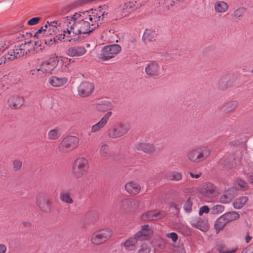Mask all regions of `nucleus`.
<instances>
[{
  "instance_id": "nucleus-1",
  "label": "nucleus",
  "mask_w": 253,
  "mask_h": 253,
  "mask_svg": "<svg viewBox=\"0 0 253 253\" xmlns=\"http://www.w3.org/2000/svg\"><path fill=\"white\" fill-rule=\"evenodd\" d=\"M103 7L96 9L76 12L63 18L61 23L56 21L46 22L44 27L46 33L51 35L60 31L62 33L56 36L60 42L76 41V37L80 34H89L101 24L104 16L107 14Z\"/></svg>"
},
{
  "instance_id": "nucleus-2",
  "label": "nucleus",
  "mask_w": 253,
  "mask_h": 253,
  "mask_svg": "<svg viewBox=\"0 0 253 253\" xmlns=\"http://www.w3.org/2000/svg\"><path fill=\"white\" fill-rule=\"evenodd\" d=\"M72 59L67 57H58L56 54H52L47 61L42 63L37 69L43 73H50L56 67H61V70L64 72H68L71 70L70 62Z\"/></svg>"
},
{
  "instance_id": "nucleus-3",
  "label": "nucleus",
  "mask_w": 253,
  "mask_h": 253,
  "mask_svg": "<svg viewBox=\"0 0 253 253\" xmlns=\"http://www.w3.org/2000/svg\"><path fill=\"white\" fill-rule=\"evenodd\" d=\"M210 154L211 150L208 147H196L188 151L186 157L190 162L197 164L206 160Z\"/></svg>"
},
{
  "instance_id": "nucleus-4",
  "label": "nucleus",
  "mask_w": 253,
  "mask_h": 253,
  "mask_svg": "<svg viewBox=\"0 0 253 253\" xmlns=\"http://www.w3.org/2000/svg\"><path fill=\"white\" fill-rule=\"evenodd\" d=\"M89 165L88 160L84 157L77 158L73 163L72 174L73 176L79 179L83 177L88 171Z\"/></svg>"
},
{
  "instance_id": "nucleus-5",
  "label": "nucleus",
  "mask_w": 253,
  "mask_h": 253,
  "mask_svg": "<svg viewBox=\"0 0 253 253\" xmlns=\"http://www.w3.org/2000/svg\"><path fill=\"white\" fill-rule=\"evenodd\" d=\"M113 231L109 228H104L95 231L91 235L90 242L94 246H99L107 242L113 236Z\"/></svg>"
},
{
  "instance_id": "nucleus-6",
  "label": "nucleus",
  "mask_w": 253,
  "mask_h": 253,
  "mask_svg": "<svg viewBox=\"0 0 253 253\" xmlns=\"http://www.w3.org/2000/svg\"><path fill=\"white\" fill-rule=\"evenodd\" d=\"M34 45L35 44L31 42H25L18 46H15L12 49L8 51L10 54H11L12 59L14 60L23 56H29L30 53L34 51Z\"/></svg>"
},
{
  "instance_id": "nucleus-7",
  "label": "nucleus",
  "mask_w": 253,
  "mask_h": 253,
  "mask_svg": "<svg viewBox=\"0 0 253 253\" xmlns=\"http://www.w3.org/2000/svg\"><path fill=\"white\" fill-rule=\"evenodd\" d=\"M197 192L202 198L209 200L216 197L219 194L217 187L208 182L201 183L197 188Z\"/></svg>"
},
{
  "instance_id": "nucleus-8",
  "label": "nucleus",
  "mask_w": 253,
  "mask_h": 253,
  "mask_svg": "<svg viewBox=\"0 0 253 253\" xmlns=\"http://www.w3.org/2000/svg\"><path fill=\"white\" fill-rule=\"evenodd\" d=\"M129 129L128 124L119 122L113 126L108 130V136L111 139H117L127 134Z\"/></svg>"
},
{
  "instance_id": "nucleus-9",
  "label": "nucleus",
  "mask_w": 253,
  "mask_h": 253,
  "mask_svg": "<svg viewBox=\"0 0 253 253\" xmlns=\"http://www.w3.org/2000/svg\"><path fill=\"white\" fill-rule=\"evenodd\" d=\"M79 141V138L77 136L73 135L66 136L59 144V151L62 152L71 151L78 146Z\"/></svg>"
},
{
  "instance_id": "nucleus-10",
  "label": "nucleus",
  "mask_w": 253,
  "mask_h": 253,
  "mask_svg": "<svg viewBox=\"0 0 253 253\" xmlns=\"http://www.w3.org/2000/svg\"><path fill=\"white\" fill-rule=\"evenodd\" d=\"M121 50V46L117 44L105 46L101 50L100 58L103 61L108 60L119 53Z\"/></svg>"
},
{
  "instance_id": "nucleus-11",
  "label": "nucleus",
  "mask_w": 253,
  "mask_h": 253,
  "mask_svg": "<svg viewBox=\"0 0 253 253\" xmlns=\"http://www.w3.org/2000/svg\"><path fill=\"white\" fill-rule=\"evenodd\" d=\"M36 203L39 208L43 212L48 213L51 211V203L49 198L43 193L38 194Z\"/></svg>"
},
{
  "instance_id": "nucleus-12",
  "label": "nucleus",
  "mask_w": 253,
  "mask_h": 253,
  "mask_svg": "<svg viewBox=\"0 0 253 253\" xmlns=\"http://www.w3.org/2000/svg\"><path fill=\"white\" fill-rule=\"evenodd\" d=\"M162 67L160 62L151 61L145 65V72L147 76L150 77L159 76L162 72Z\"/></svg>"
},
{
  "instance_id": "nucleus-13",
  "label": "nucleus",
  "mask_w": 253,
  "mask_h": 253,
  "mask_svg": "<svg viewBox=\"0 0 253 253\" xmlns=\"http://www.w3.org/2000/svg\"><path fill=\"white\" fill-rule=\"evenodd\" d=\"M139 201L134 199H124L121 202V208L127 213L137 211L139 209Z\"/></svg>"
},
{
  "instance_id": "nucleus-14",
  "label": "nucleus",
  "mask_w": 253,
  "mask_h": 253,
  "mask_svg": "<svg viewBox=\"0 0 253 253\" xmlns=\"http://www.w3.org/2000/svg\"><path fill=\"white\" fill-rule=\"evenodd\" d=\"M112 115L111 111L107 112L101 118L99 121L93 125L90 128V132L91 133H96L101 131L107 124L110 117Z\"/></svg>"
},
{
  "instance_id": "nucleus-15",
  "label": "nucleus",
  "mask_w": 253,
  "mask_h": 253,
  "mask_svg": "<svg viewBox=\"0 0 253 253\" xmlns=\"http://www.w3.org/2000/svg\"><path fill=\"white\" fill-rule=\"evenodd\" d=\"M190 224L193 227L199 229L203 232H207L210 229V225L208 221L200 217L192 219L190 221Z\"/></svg>"
},
{
  "instance_id": "nucleus-16",
  "label": "nucleus",
  "mask_w": 253,
  "mask_h": 253,
  "mask_svg": "<svg viewBox=\"0 0 253 253\" xmlns=\"http://www.w3.org/2000/svg\"><path fill=\"white\" fill-rule=\"evenodd\" d=\"M165 213L157 210L150 211L141 214L140 218L143 221L157 220L164 217Z\"/></svg>"
},
{
  "instance_id": "nucleus-17",
  "label": "nucleus",
  "mask_w": 253,
  "mask_h": 253,
  "mask_svg": "<svg viewBox=\"0 0 253 253\" xmlns=\"http://www.w3.org/2000/svg\"><path fill=\"white\" fill-rule=\"evenodd\" d=\"M125 189L128 194L132 195H136L140 193L141 188L138 182L131 180L125 184Z\"/></svg>"
},
{
  "instance_id": "nucleus-18",
  "label": "nucleus",
  "mask_w": 253,
  "mask_h": 253,
  "mask_svg": "<svg viewBox=\"0 0 253 253\" xmlns=\"http://www.w3.org/2000/svg\"><path fill=\"white\" fill-rule=\"evenodd\" d=\"M93 84L88 82H84L81 84L78 87L79 95L82 97L89 95L93 90Z\"/></svg>"
},
{
  "instance_id": "nucleus-19",
  "label": "nucleus",
  "mask_w": 253,
  "mask_h": 253,
  "mask_svg": "<svg viewBox=\"0 0 253 253\" xmlns=\"http://www.w3.org/2000/svg\"><path fill=\"white\" fill-rule=\"evenodd\" d=\"M153 230L148 225L142 226V229L135 236L138 240H147L153 235Z\"/></svg>"
},
{
  "instance_id": "nucleus-20",
  "label": "nucleus",
  "mask_w": 253,
  "mask_h": 253,
  "mask_svg": "<svg viewBox=\"0 0 253 253\" xmlns=\"http://www.w3.org/2000/svg\"><path fill=\"white\" fill-rule=\"evenodd\" d=\"M135 148L147 154H153L155 152V147L152 143L145 142H140L136 144Z\"/></svg>"
},
{
  "instance_id": "nucleus-21",
  "label": "nucleus",
  "mask_w": 253,
  "mask_h": 253,
  "mask_svg": "<svg viewBox=\"0 0 253 253\" xmlns=\"http://www.w3.org/2000/svg\"><path fill=\"white\" fill-rule=\"evenodd\" d=\"M68 82L66 77H58L53 76L48 79V83L53 87H59L65 85Z\"/></svg>"
},
{
  "instance_id": "nucleus-22",
  "label": "nucleus",
  "mask_w": 253,
  "mask_h": 253,
  "mask_svg": "<svg viewBox=\"0 0 253 253\" xmlns=\"http://www.w3.org/2000/svg\"><path fill=\"white\" fill-rule=\"evenodd\" d=\"M24 102L23 97L19 96H13L8 100V106L12 109H18L20 108Z\"/></svg>"
},
{
  "instance_id": "nucleus-23",
  "label": "nucleus",
  "mask_w": 253,
  "mask_h": 253,
  "mask_svg": "<svg viewBox=\"0 0 253 253\" xmlns=\"http://www.w3.org/2000/svg\"><path fill=\"white\" fill-rule=\"evenodd\" d=\"M86 52L84 47L82 46H76L69 48L66 54L71 57L81 56L84 55Z\"/></svg>"
},
{
  "instance_id": "nucleus-24",
  "label": "nucleus",
  "mask_w": 253,
  "mask_h": 253,
  "mask_svg": "<svg viewBox=\"0 0 253 253\" xmlns=\"http://www.w3.org/2000/svg\"><path fill=\"white\" fill-rule=\"evenodd\" d=\"M136 1H128L122 5V12L123 16H128L135 8Z\"/></svg>"
},
{
  "instance_id": "nucleus-25",
  "label": "nucleus",
  "mask_w": 253,
  "mask_h": 253,
  "mask_svg": "<svg viewBox=\"0 0 253 253\" xmlns=\"http://www.w3.org/2000/svg\"><path fill=\"white\" fill-rule=\"evenodd\" d=\"M60 200L67 204H72L74 200L72 198V193L70 190L64 189L60 193L59 195Z\"/></svg>"
},
{
  "instance_id": "nucleus-26",
  "label": "nucleus",
  "mask_w": 253,
  "mask_h": 253,
  "mask_svg": "<svg viewBox=\"0 0 253 253\" xmlns=\"http://www.w3.org/2000/svg\"><path fill=\"white\" fill-rule=\"evenodd\" d=\"M214 11L219 14H222L226 12L228 8V4L223 0H217L213 4Z\"/></svg>"
},
{
  "instance_id": "nucleus-27",
  "label": "nucleus",
  "mask_w": 253,
  "mask_h": 253,
  "mask_svg": "<svg viewBox=\"0 0 253 253\" xmlns=\"http://www.w3.org/2000/svg\"><path fill=\"white\" fill-rule=\"evenodd\" d=\"M99 153L100 158L103 160H108L112 157L109 146L107 144H103L100 146Z\"/></svg>"
},
{
  "instance_id": "nucleus-28",
  "label": "nucleus",
  "mask_w": 253,
  "mask_h": 253,
  "mask_svg": "<svg viewBox=\"0 0 253 253\" xmlns=\"http://www.w3.org/2000/svg\"><path fill=\"white\" fill-rule=\"evenodd\" d=\"M113 108V104L108 100L100 101L96 105V109L98 111L102 112L111 110Z\"/></svg>"
},
{
  "instance_id": "nucleus-29",
  "label": "nucleus",
  "mask_w": 253,
  "mask_h": 253,
  "mask_svg": "<svg viewBox=\"0 0 253 253\" xmlns=\"http://www.w3.org/2000/svg\"><path fill=\"white\" fill-rule=\"evenodd\" d=\"M138 240L135 236L129 238L124 243V246L126 250H133L135 248V245Z\"/></svg>"
},
{
  "instance_id": "nucleus-30",
  "label": "nucleus",
  "mask_w": 253,
  "mask_h": 253,
  "mask_svg": "<svg viewBox=\"0 0 253 253\" xmlns=\"http://www.w3.org/2000/svg\"><path fill=\"white\" fill-rule=\"evenodd\" d=\"M61 136L60 129L58 127L54 128L49 130L47 133L48 139L50 140L58 139Z\"/></svg>"
},
{
  "instance_id": "nucleus-31",
  "label": "nucleus",
  "mask_w": 253,
  "mask_h": 253,
  "mask_svg": "<svg viewBox=\"0 0 253 253\" xmlns=\"http://www.w3.org/2000/svg\"><path fill=\"white\" fill-rule=\"evenodd\" d=\"M227 223L224 217L222 215L218 217L215 222L214 227L217 233L222 229Z\"/></svg>"
},
{
  "instance_id": "nucleus-32",
  "label": "nucleus",
  "mask_w": 253,
  "mask_h": 253,
  "mask_svg": "<svg viewBox=\"0 0 253 253\" xmlns=\"http://www.w3.org/2000/svg\"><path fill=\"white\" fill-rule=\"evenodd\" d=\"M248 200V198L246 196H243L236 199L233 205L235 209H240L242 208Z\"/></svg>"
},
{
  "instance_id": "nucleus-33",
  "label": "nucleus",
  "mask_w": 253,
  "mask_h": 253,
  "mask_svg": "<svg viewBox=\"0 0 253 253\" xmlns=\"http://www.w3.org/2000/svg\"><path fill=\"white\" fill-rule=\"evenodd\" d=\"M222 216L226 220L227 223L232 220L238 219L240 217L239 214L236 211H231L227 212Z\"/></svg>"
},
{
  "instance_id": "nucleus-34",
  "label": "nucleus",
  "mask_w": 253,
  "mask_h": 253,
  "mask_svg": "<svg viewBox=\"0 0 253 253\" xmlns=\"http://www.w3.org/2000/svg\"><path fill=\"white\" fill-rule=\"evenodd\" d=\"M155 33L150 30H146L143 35L142 40L145 42L147 43L152 41L155 38Z\"/></svg>"
},
{
  "instance_id": "nucleus-35",
  "label": "nucleus",
  "mask_w": 253,
  "mask_h": 253,
  "mask_svg": "<svg viewBox=\"0 0 253 253\" xmlns=\"http://www.w3.org/2000/svg\"><path fill=\"white\" fill-rule=\"evenodd\" d=\"M234 185L236 189L245 191L248 188V184L242 179H237L234 182Z\"/></svg>"
},
{
  "instance_id": "nucleus-36",
  "label": "nucleus",
  "mask_w": 253,
  "mask_h": 253,
  "mask_svg": "<svg viewBox=\"0 0 253 253\" xmlns=\"http://www.w3.org/2000/svg\"><path fill=\"white\" fill-rule=\"evenodd\" d=\"M237 104L235 101H229L223 106L222 109L224 112H229L235 109Z\"/></svg>"
},
{
  "instance_id": "nucleus-37",
  "label": "nucleus",
  "mask_w": 253,
  "mask_h": 253,
  "mask_svg": "<svg viewBox=\"0 0 253 253\" xmlns=\"http://www.w3.org/2000/svg\"><path fill=\"white\" fill-rule=\"evenodd\" d=\"M168 177L170 180L180 181L182 178V174L177 171H172L169 173Z\"/></svg>"
},
{
  "instance_id": "nucleus-38",
  "label": "nucleus",
  "mask_w": 253,
  "mask_h": 253,
  "mask_svg": "<svg viewBox=\"0 0 253 253\" xmlns=\"http://www.w3.org/2000/svg\"><path fill=\"white\" fill-rule=\"evenodd\" d=\"M233 191L231 190V194L227 193H224L220 198V202L222 204H228L230 202L233 198Z\"/></svg>"
},
{
  "instance_id": "nucleus-39",
  "label": "nucleus",
  "mask_w": 253,
  "mask_h": 253,
  "mask_svg": "<svg viewBox=\"0 0 253 253\" xmlns=\"http://www.w3.org/2000/svg\"><path fill=\"white\" fill-rule=\"evenodd\" d=\"M45 29L44 26L40 28L34 34V37L37 38H41L48 36V33Z\"/></svg>"
},
{
  "instance_id": "nucleus-40",
  "label": "nucleus",
  "mask_w": 253,
  "mask_h": 253,
  "mask_svg": "<svg viewBox=\"0 0 253 253\" xmlns=\"http://www.w3.org/2000/svg\"><path fill=\"white\" fill-rule=\"evenodd\" d=\"M224 207L221 205H217L211 208V212L213 214H218L224 211Z\"/></svg>"
},
{
  "instance_id": "nucleus-41",
  "label": "nucleus",
  "mask_w": 253,
  "mask_h": 253,
  "mask_svg": "<svg viewBox=\"0 0 253 253\" xmlns=\"http://www.w3.org/2000/svg\"><path fill=\"white\" fill-rule=\"evenodd\" d=\"M12 58L11 57V54H10L9 52L5 54L4 55L1 56L0 58V65L2 64H5L10 62L11 60H13Z\"/></svg>"
},
{
  "instance_id": "nucleus-42",
  "label": "nucleus",
  "mask_w": 253,
  "mask_h": 253,
  "mask_svg": "<svg viewBox=\"0 0 253 253\" xmlns=\"http://www.w3.org/2000/svg\"><path fill=\"white\" fill-rule=\"evenodd\" d=\"M43 41L45 44H47L49 46L55 43H58V41H59V40H58L57 38H55L53 37L44 39L43 40Z\"/></svg>"
},
{
  "instance_id": "nucleus-43",
  "label": "nucleus",
  "mask_w": 253,
  "mask_h": 253,
  "mask_svg": "<svg viewBox=\"0 0 253 253\" xmlns=\"http://www.w3.org/2000/svg\"><path fill=\"white\" fill-rule=\"evenodd\" d=\"M193 205V202L191 198H188V200L184 204L183 208L184 211L188 212H191L192 211V206Z\"/></svg>"
},
{
  "instance_id": "nucleus-44",
  "label": "nucleus",
  "mask_w": 253,
  "mask_h": 253,
  "mask_svg": "<svg viewBox=\"0 0 253 253\" xmlns=\"http://www.w3.org/2000/svg\"><path fill=\"white\" fill-rule=\"evenodd\" d=\"M22 166V162L21 160L16 159L13 161V167L14 170H19L21 169Z\"/></svg>"
},
{
  "instance_id": "nucleus-45",
  "label": "nucleus",
  "mask_w": 253,
  "mask_h": 253,
  "mask_svg": "<svg viewBox=\"0 0 253 253\" xmlns=\"http://www.w3.org/2000/svg\"><path fill=\"white\" fill-rule=\"evenodd\" d=\"M150 251V247L145 243L141 245L140 248L137 253H149Z\"/></svg>"
},
{
  "instance_id": "nucleus-46",
  "label": "nucleus",
  "mask_w": 253,
  "mask_h": 253,
  "mask_svg": "<svg viewBox=\"0 0 253 253\" xmlns=\"http://www.w3.org/2000/svg\"><path fill=\"white\" fill-rule=\"evenodd\" d=\"M245 9L243 7H240L235 10L233 12V15L236 18H239L245 13Z\"/></svg>"
},
{
  "instance_id": "nucleus-47",
  "label": "nucleus",
  "mask_w": 253,
  "mask_h": 253,
  "mask_svg": "<svg viewBox=\"0 0 253 253\" xmlns=\"http://www.w3.org/2000/svg\"><path fill=\"white\" fill-rule=\"evenodd\" d=\"M237 248H234L231 250H227L221 247L218 250V251L220 253H234L237 251Z\"/></svg>"
},
{
  "instance_id": "nucleus-48",
  "label": "nucleus",
  "mask_w": 253,
  "mask_h": 253,
  "mask_svg": "<svg viewBox=\"0 0 253 253\" xmlns=\"http://www.w3.org/2000/svg\"><path fill=\"white\" fill-rule=\"evenodd\" d=\"M40 18L38 17H33L27 22V23L29 25H34L37 24L40 21Z\"/></svg>"
},
{
  "instance_id": "nucleus-49",
  "label": "nucleus",
  "mask_w": 253,
  "mask_h": 253,
  "mask_svg": "<svg viewBox=\"0 0 253 253\" xmlns=\"http://www.w3.org/2000/svg\"><path fill=\"white\" fill-rule=\"evenodd\" d=\"M6 48L5 41L0 38V52L3 51Z\"/></svg>"
},
{
  "instance_id": "nucleus-50",
  "label": "nucleus",
  "mask_w": 253,
  "mask_h": 253,
  "mask_svg": "<svg viewBox=\"0 0 253 253\" xmlns=\"http://www.w3.org/2000/svg\"><path fill=\"white\" fill-rule=\"evenodd\" d=\"M166 236L168 238H170L173 242H175L177 240V235L174 232L168 233Z\"/></svg>"
},
{
  "instance_id": "nucleus-51",
  "label": "nucleus",
  "mask_w": 253,
  "mask_h": 253,
  "mask_svg": "<svg viewBox=\"0 0 253 253\" xmlns=\"http://www.w3.org/2000/svg\"><path fill=\"white\" fill-rule=\"evenodd\" d=\"M209 211L210 210L208 206H204L200 208L199 213L201 215L204 213H208Z\"/></svg>"
},
{
  "instance_id": "nucleus-52",
  "label": "nucleus",
  "mask_w": 253,
  "mask_h": 253,
  "mask_svg": "<svg viewBox=\"0 0 253 253\" xmlns=\"http://www.w3.org/2000/svg\"><path fill=\"white\" fill-rule=\"evenodd\" d=\"M241 253H253V246H250L246 248Z\"/></svg>"
},
{
  "instance_id": "nucleus-53",
  "label": "nucleus",
  "mask_w": 253,
  "mask_h": 253,
  "mask_svg": "<svg viewBox=\"0 0 253 253\" xmlns=\"http://www.w3.org/2000/svg\"><path fill=\"white\" fill-rule=\"evenodd\" d=\"M6 246L3 244H0V253H6Z\"/></svg>"
},
{
  "instance_id": "nucleus-54",
  "label": "nucleus",
  "mask_w": 253,
  "mask_h": 253,
  "mask_svg": "<svg viewBox=\"0 0 253 253\" xmlns=\"http://www.w3.org/2000/svg\"><path fill=\"white\" fill-rule=\"evenodd\" d=\"M189 174L190 176H191V177L193 178H196V179L199 178L200 177V176L201 175V172H199L198 173L194 174L192 172H189Z\"/></svg>"
},
{
  "instance_id": "nucleus-55",
  "label": "nucleus",
  "mask_w": 253,
  "mask_h": 253,
  "mask_svg": "<svg viewBox=\"0 0 253 253\" xmlns=\"http://www.w3.org/2000/svg\"><path fill=\"white\" fill-rule=\"evenodd\" d=\"M180 232H182L184 234L188 235V231L187 230V228L185 226H183L182 229H179Z\"/></svg>"
},
{
  "instance_id": "nucleus-56",
  "label": "nucleus",
  "mask_w": 253,
  "mask_h": 253,
  "mask_svg": "<svg viewBox=\"0 0 253 253\" xmlns=\"http://www.w3.org/2000/svg\"><path fill=\"white\" fill-rule=\"evenodd\" d=\"M23 225L26 227H30L32 225L31 223L28 221H24L22 223Z\"/></svg>"
},
{
  "instance_id": "nucleus-57",
  "label": "nucleus",
  "mask_w": 253,
  "mask_h": 253,
  "mask_svg": "<svg viewBox=\"0 0 253 253\" xmlns=\"http://www.w3.org/2000/svg\"><path fill=\"white\" fill-rule=\"evenodd\" d=\"M249 181L252 183H253V173L251 174L249 176Z\"/></svg>"
},
{
  "instance_id": "nucleus-58",
  "label": "nucleus",
  "mask_w": 253,
  "mask_h": 253,
  "mask_svg": "<svg viewBox=\"0 0 253 253\" xmlns=\"http://www.w3.org/2000/svg\"><path fill=\"white\" fill-rule=\"evenodd\" d=\"M252 239V237L249 235H247L246 237V242L247 243H249L251 240Z\"/></svg>"
},
{
  "instance_id": "nucleus-59",
  "label": "nucleus",
  "mask_w": 253,
  "mask_h": 253,
  "mask_svg": "<svg viewBox=\"0 0 253 253\" xmlns=\"http://www.w3.org/2000/svg\"><path fill=\"white\" fill-rule=\"evenodd\" d=\"M111 42H118V39H116V40H115L114 41H112Z\"/></svg>"
},
{
  "instance_id": "nucleus-60",
  "label": "nucleus",
  "mask_w": 253,
  "mask_h": 253,
  "mask_svg": "<svg viewBox=\"0 0 253 253\" xmlns=\"http://www.w3.org/2000/svg\"><path fill=\"white\" fill-rule=\"evenodd\" d=\"M86 47H87V48H88V47H90V44H88V43L86 44Z\"/></svg>"
},
{
  "instance_id": "nucleus-61",
  "label": "nucleus",
  "mask_w": 253,
  "mask_h": 253,
  "mask_svg": "<svg viewBox=\"0 0 253 253\" xmlns=\"http://www.w3.org/2000/svg\"><path fill=\"white\" fill-rule=\"evenodd\" d=\"M251 72L253 74V69L251 70Z\"/></svg>"
},
{
  "instance_id": "nucleus-62",
  "label": "nucleus",
  "mask_w": 253,
  "mask_h": 253,
  "mask_svg": "<svg viewBox=\"0 0 253 253\" xmlns=\"http://www.w3.org/2000/svg\"><path fill=\"white\" fill-rule=\"evenodd\" d=\"M7 77V75H5V76H3V77Z\"/></svg>"
}]
</instances>
